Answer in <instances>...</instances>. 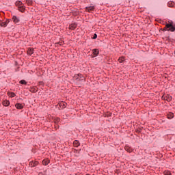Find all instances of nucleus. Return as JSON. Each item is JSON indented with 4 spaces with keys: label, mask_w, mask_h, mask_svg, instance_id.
I'll use <instances>...</instances> for the list:
<instances>
[{
    "label": "nucleus",
    "mask_w": 175,
    "mask_h": 175,
    "mask_svg": "<svg viewBox=\"0 0 175 175\" xmlns=\"http://www.w3.org/2000/svg\"><path fill=\"white\" fill-rule=\"evenodd\" d=\"M165 28L168 29L167 31H170L171 32H174V31H175V25L173 23V22H171L170 23H167L165 25Z\"/></svg>",
    "instance_id": "1"
},
{
    "label": "nucleus",
    "mask_w": 175,
    "mask_h": 175,
    "mask_svg": "<svg viewBox=\"0 0 175 175\" xmlns=\"http://www.w3.org/2000/svg\"><path fill=\"white\" fill-rule=\"evenodd\" d=\"M9 23H10V21H9V20H7V21H5V22H1V23H0V25H1V27H8V25L9 24Z\"/></svg>",
    "instance_id": "2"
},
{
    "label": "nucleus",
    "mask_w": 175,
    "mask_h": 175,
    "mask_svg": "<svg viewBox=\"0 0 175 175\" xmlns=\"http://www.w3.org/2000/svg\"><path fill=\"white\" fill-rule=\"evenodd\" d=\"M12 21H14V23H20V18L16 16H13L12 17Z\"/></svg>",
    "instance_id": "3"
},
{
    "label": "nucleus",
    "mask_w": 175,
    "mask_h": 175,
    "mask_svg": "<svg viewBox=\"0 0 175 175\" xmlns=\"http://www.w3.org/2000/svg\"><path fill=\"white\" fill-rule=\"evenodd\" d=\"M50 163V160L49 159H44L42 161V164L44 165V166H47L48 164Z\"/></svg>",
    "instance_id": "4"
},
{
    "label": "nucleus",
    "mask_w": 175,
    "mask_h": 175,
    "mask_svg": "<svg viewBox=\"0 0 175 175\" xmlns=\"http://www.w3.org/2000/svg\"><path fill=\"white\" fill-rule=\"evenodd\" d=\"M15 107H16V109H18L19 110H21V109H23V107H24L23 104H20V103L16 104Z\"/></svg>",
    "instance_id": "5"
},
{
    "label": "nucleus",
    "mask_w": 175,
    "mask_h": 175,
    "mask_svg": "<svg viewBox=\"0 0 175 175\" xmlns=\"http://www.w3.org/2000/svg\"><path fill=\"white\" fill-rule=\"evenodd\" d=\"M29 91H30V92H33V93L38 92V88H36V87L30 88Z\"/></svg>",
    "instance_id": "6"
},
{
    "label": "nucleus",
    "mask_w": 175,
    "mask_h": 175,
    "mask_svg": "<svg viewBox=\"0 0 175 175\" xmlns=\"http://www.w3.org/2000/svg\"><path fill=\"white\" fill-rule=\"evenodd\" d=\"M174 5H175L174 2L172 1H170L167 3L168 8H173V6H174Z\"/></svg>",
    "instance_id": "7"
},
{
    "label": "nucleus",
    "mask_w": 175,
    "mask_h": 175,
    "mask_svg": "<svg viewBox=\"0 0 175 175\" xmlns=\"http://www.w3.org/2000/svg\"><path fill=\"white\" fill-rule=\"evenodd\" d=\"M94 9L95 8L94 6L86 7L87 12H92Z\"/></svg>",
    "instance_id": "8"
},
{
    "label": "nucleus",
    "mask_w": 175,
    "mask_h": 175,
    "mask_svg": "<svg viewBox=\"0 0 175 175\" xmlns=\"http://www.w3.org/2000/svg\"><path fill=\"white\" fill-rule=\"evenodd\" d=\"M124 148H125V150L127 151V152H132V151H133L132 148H131V147H129V146H126L124 147Z\"/></svg>",
    "instance_id": "9"
},
{
    "label": "nucleus",
    "mask_w": 175,
    "mask_h": 175,
    "mask_svg": "<svg viewBox=\"0 0 175 175\" xmlns=\"http://www.w3.org/2000/svg\"><path fill=\"white\" fill-rule=\"evenodd\" d=\"M33 53V49L29 48L27 51V54L29 55H32Z\"/></svg>",
    "instance_id": "10"
},
{
    "label": "nucleus",
    "mask_w": 175,
    "mask_h": 175,
    "mask_svg": "<svg viewBox=\"0 0 175 175\" xmlns=\"http://www.w3.org/2000/svg\"><path fill=\"white\" fill-rule=\"evenodd\" d=\"M77 27V25L75 23H72L70 25V29H76V27Z\"/></svg>",
    "instance_id": "11"
},
{
    "label": "nucleus",
    "mask_w": 175,
    "mask_h": 175,
    "mask_svg": "<svg viewBox=\"0 0 175 175\" xmlns=\"http://www.w3.org/2000/svg\"><path fill=\"white\" fill-rule=\"evenodd\" d=\"M19 12H21L22 13H24L25 10V8H24L23 5L18 7Z\"/></svg>",
    "instance_id": "12"
},
{
    "label": "nucleus",
    "mask_w": 175,
    "mask_h": 175,
    "mask_svg": "<svg viewBox=\"0 0 175 175\" xmlns=\"http://www.w3.org/2000/svg\"><path fill=\"white\" fill-rule=\"evenodd\" d=\"M74 147H79L80 146V142L77 140L74 141L73 142Z\"/></svg>",
    "instance_id": "13"
},
{
    "label": "nucleus",
    "mask_w": 175,
    "mask_h": 175,
    "mask_svg": "<svg viewBox=\"0 0 175 175\" xmlns=\"http://www.w3.org/2000/svg\"><path fill=\"white\" fill-rule=\"evenodd\" d=\"M92 53H93L94 57H96V55H98V54H99V51L98 49H94L92 51Z\"/></svg>",
    "instance_id": "14"
},
{
    "label": "nucleus",
    "mask_w": 175,
    "mask_h": 175,
    "mask_svg": "<svg viewBox=\"0 0 175 175\" xmlns=\"http://www.w3.org/2000/svg\"><path fill=\"white\" fill-rule=\"evenodd\" d=\"M8 95L10 98H14L16 96V94H14V92H8Z\"/></svg>",
    "instance_id": "15"
},
{
    "label": "nucleus",
    "mask_w": 175,
    "mask_h": 175,
    "mask_svg": "<svg viewBox=\"0 0 175 175\" xmlns=\"http://www.w3.org/2000/svg\"><path fill=\"white\" fill-rule=\"evenodd\" d=\"M3 106H9V105H10V102H9V100H4L3 101Z\"/></svg>",
    "instance_id": "16"
},
{
    "label": "nucleus",
    "mask_w": 175,
    "mask_h": 175,
    "mask_svg": "<svg viewBox=\"0 0 175 175\" xmlns=\"http://www.w3.org/2000/svg\"><path fill=\"white\" fill-rule=\"evenodd\" d=\"M60 107H62V109H65V107H66V103H60Z\"/></svg>",
    "instance_id": "17"
},
{
    "label": "nucleus",
    "mask_w": 175,
    "mask_h": 175,
    "mask_svg": "<svg viewBox=\"0 0 175 175\" xmlns=\"http://www.w3.org/2000/svg\"><path fill=\"white\" fill-rule=\"evenodd\" d=\"M15 5H16V6H18V8H19V6H22L23 3L21 1H16L15 3Z\"/></svg>",
    "instance_id": "18"
},
{
    "label": "nucleus",
    "mask_w": 175,
    "mask_h": 175,
    "mask_svg": "<svg viewBox=\"0 0 175 175\" xmlns=\"http://www.w3.org/2000/svg\"><path fill=\"white\" fill-rule=\"evenodd\" d=\"M174 117V115L172 113H170L168 116H167V118H169L170 120H172V118H173Z\"/></svg>",
    "instance_id": "19"
},
{
    "label": "nucleus",
    "mask_w": 175,
    "mask_h": 175,
    "mask_svg": "<svg viewBox=\"0 0 175 175\" xmlns=\"http://www.w3.org/2000/svg\"><path fill=\"white\" fill-rule=\"evenodd\" d=\"M164 175H172V173L170 171H164Z\"/></svg>",
    "instance_id": "20"
},
{
    "label": "nucleus",
    "mask_w": 175,
    "mask_h": 175,
    "mask_svg": "<svg viewBox=\"0 0 175 175\" xmlns=\"http://www.w3.org/2000/svg\"><path fill=\"white\" fill-rule=\"evenodd\" d=\"M26 3L27 4V5H32V1H31V0H26Z\"/></svg>",
    "instance_id": "21"
},
{
    "label": "nucleus",
    "mask_w": 175,
    "mask_h": 175,
    "mask_svg": "<svg viewBox=\"0 0 175 175\" xmlns=\"http://www.w3.org/2000/svg\"><path fill=\"white\" fill-rule=\"evenodd\" d=\"M20 84H27V81L25 80L20 81Z\"/></svg>",
    "instance_id": "22"
},
{
    "label": "nucleus",
    "mask_w": 175,
    "mask_h": 175,
    "mask_svg": "<svg viewBox=\"0 0 175 175\" xmlns=\"http://www.w3.org/2000/svg\"><path fill=\"white\" fill-rule=\"evenodd\" d=\"M118 61H119V62H124V58H122V57H120V58H119V59H118Z\"/></svg>",
    "instance_id": "23"
},
{
    "label": "nucleus",
    "mask_w": 175,
    "mask_h": 175,
    "mask_svg": "<svg viewBox=\"0 0 175 175\" xmlns=\"http://www.w3.org/2000/svg\"><path fill=\"white\" fill-rule=\"evenodd\" d=\"M96 38H98V35H96V33H94L92 39H96Z\"/></svg>",
    "instance_id": "24"
},
{
    "label": "nucleus",
    "mask_w": 175,
    "mask_h": 175,
    "mask_svg": "<svg viewBox=\"0 0 175 175\" xmlns=\"http://www.w3.org/2000/svg\"><path fill=\"white\" fill-rule=\"evenodd\" d=\"M36 165H38V163H31V166L35 167Z\"/></svg>",
    "instance_id": "25"
},
{
    "label": "nucleus",
    "mask_w": 175,
    "mask_h": 175,
    "mask_svg": "<svg viewBox=\"0 0 175 175\" xmlns=\"http://www.w3.org/2000/svg\"><path fill=\"white\" fill-rule=\"evenodd\" d=\"M167 29H169L166 28V27H164L165 31H167Z\"/></svg>",
    "instance_id": "26"
},
{
    "label": "nucleus",
    "mask_w": 175,
    "mask_h": 175,
    "mask_svg": "<svg viewBox=\"0 0 175 175\" xmlns=\"http://www.w3.org/2000/svg\"><path fill=\"white\" fill-rule=\"evenodd\" d=\"M79 77H81V74L78 75Z\"/></svg>",
    "instance_id": "27"
},
{
    "label": "nucleus",
    "mask_w": 175,
    "mask_h": 175,
    "mask_svg": "<svg viewBox=\"0 0 175 175\" xmlns=\"http://www.w3.org/2000/svg\"><path fill=\"white\" fill-rule=\"evenodd\" d=\"M174 56H175V51H174Z\"/></svg>",
    "instance_id": "28"
}]
</instances>
